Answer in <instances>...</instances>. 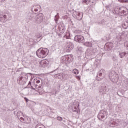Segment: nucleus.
<instances>
[{"label": "nucleus", "instance_id": "nucleus-1", "mask_svg": "<svg viewBox=\"0 0 128 128\" xmlns=\"http://www.w3.org/2000/svg\"><path fill=\"white\" fill-rule=\"evenodd\" d=\"M36 54L38 58H44L48 54V50L46 48H40L36 52Z\"/></svg>", "mask_w": 128, "mask_h": 128}, {"label": "nucleus", "instance_id": "nucleus-2", "mask_svg": "<svg viewBox=\"0 0 128 128\" xmlns=\"http://www.w3.org/2000/svg\"><path fill=\"white\" fill-rule=\"evenodd\" d=\"M108 77L112 82L114 84H116V82H118V74H116L114 71H110L108 74Z\"/></svg>", "mask_w": 128, "mask_h": 128}, {"label": "nucleus", "instance_id": "nucleus-3", "mask_svg": "<svg viewBox=\"0 0 128 128\" xmlns=\"http://www.w3.org/2000/svg\"><path fill=\"white\" fill-rule=\"evenodd\" d=\"M83 16L84 13L82 12H78L76 11L73 12L72 16L76 18L78 20H81Z\"/></svg>", "mask_w": 128, "mask_h": 128}, {"label": "nucleus", "instance_id": "nucleus-4", "mask_svg": "<svg viewBox=\"0 0 128 128\" xmlns=\"http://www.w3.org/2000/svg\"><path fill=\"white\" fill-rule=\"evenodd\" d=\"M74 40L77 42H80V44H82L84 42V38L82 35H76L74 38Z\"/></svg>", "mask_w": 128, "mask_h": 128}, {"label": "nucleus", "instance_id": "nucleus-5", "mask_svg": "<svg viewBox=\"0 0 128 128\" xmlns=\"http://www.w3.org/2000/svg\"><path fill=\"white\" fill-rule=\"evenodd\" d=\"M2 20L5 22L7 20H12V16H8V14H0V20L2 22Z\"/></svg>", "mask_w": 128, "mask_h": 128}, {"label": "nucleus", "instance_id": "nucleus-6", "mask_svg": "<svg viewBox=\"0 0 128 128\" xmlns=\"http://www.w3.org/2000/svg\"><path fill=\"white\" fill-rule=\"evenodd\" d=\"M72 48H74V44L72 42H68L65 48V50L66 52H70V50H72Z\"/></svg>", "mask_w": 128, "mask_h": 128}, {"label": "nucleus", "instance_id": "nucleus-7", "mask_svg": "<svg viewBox=\"0 0 128 128\" xmlns=\"http://www.w3.org/2000/svg\"><path fill=\"white\" fill-rule=\"evenodd\" d=\"M106 116H108V112L106 110H102L99 112L98 116V120H100L101 118H104Z\"/></svg>", "mask_w": 128, "mask_h": 128}, {"label": "nucleus", "instance_id": "nucleus-8", "mask_svg": "<svg viewBox=\"0 0 128 128\" xmlns=\"http://www.w3.org/2000/svg\"><path fill=\"white\" fill-rule=\"evenodd\" d=\"M99 92H102V94H106V92H108V86L104 85L101 86Z\"/></svg>", "mask_w": 128, "mask_h": 128}, {"label": "nucleus", "instance_id": "nucleus-9", "mask_svg": "<svg viewBox=\"0 0 128 128\" xmlns=\"http://www.w3.org/2000/svg\"><path fill=\"white\" fill-rule=\"evenodd\" d=\"M40 66L42 68H46L48 66V60H42L40 62Z\"/></svg>", "mask_w": 128, "mask_h": 128}, {"label": "nucleus", "instance_id": "nucleus-10", "mask_svg": "<svg viewBox=\"0 0 128 128\" xmlns=\"http://www.w3.org/2000/svg\"><path fill=\"white\" fill-rule=\"evenodd\" d=\"M42 14H39L36 16V20L38 21V24L40 22H42Z\"/></svg>", "mask_w": 128, "mask_h": 128}, {"label": "nucleus", "instance_id": "nucleus-11", "mask_svg": "<svg viewBox=\"0 0 128 128\" xmlns=\"http://www.w3.org/2000/svg\"><path fill=\"white\" fill-rule=\"evenodd\" d=\"M126 52H119V56L120 58H122L124 56H126Z\"/></svg>", "mask_w": 128, "mask_h": 128}, {"label": "nucleus", "instance_id": "nucleus-12", "mask_svg": "<svg viewBox=\"0 0 128 128\" xmlns=\"http://www.w3.org/2000/svg\"><path fill=\"white\" fill-rule=\"evenodd\" d=\"M34 84H38L40 83V79L39 78H35L34 80Z\"/></svg>", "mask_w": 128, "mask_h": 128}, {"label": "nucleus", "instance_id": "nucleus-13", "mask_svg": "<svg viewBox=\"0 0 128 128\" xmlns=\"http://www.w3.org/2000/svg\"><path fill=\"white\" fill-rule=\"evenodd\" d=\"M104 72H106V70L104 69H102L100 70L98 74L99 76H102V74H104Z\"/></svg>", "mask_w": 128, "mask_h": 128}, {"label": "nucleus", "instance_id": "nucleus-14", "mask_svg": "<svg viewBox=\"0 0 128 128\" xmlns=\"http://www.w3.org/2000/svg\"><path fill=\"white\" fill-rule=\"evenodd\" d=\"M26 22H28L30 20H32V16H30V14H29L28 16L26 17Z\"/></svg>", "mask_w": 128, "mask_h": 128}, {"label": "nucleus", "instance_id": "nucleus-15", "mask_svg": "<svg viewBox=\"0 0 128 128\" xmlns=\"http://www.w3.org/2000/svg\"><path fill=\"white\" fill-rule=\"evenodd\" d=\"M37 86H38V84H34L33 85V86H31V88L32 90H36V88H38V87Z\"/></svg>", "mask_w": 128, "mask_h": 128}, {"label": "nucleus", "instance_id": "nucleus-16", "mask_svg": "<svg viewBox=\"0 0 128 128\" xmlns=\"http://www.w3.org/2000/svg\"><path fill=\"white\" fill-rule=\"evenodd\" d=\"M84 46H92V43L90 42H86L84 44Z\"/></svg>", "mask_w": 128, "mask_h": 128}, {"label": "nucleus", "instance_id": "nucleus-17", "mask_svg": "<svg viewBox=\"0 0 128 128\" xmlns=\"http://www.w3.org/2000/svg\"><path fill=\"white\" fill-rule=\"evenodd\" d=\"M72 72L74 74H78L80 73V72L78 71V70L76 69H74L72 70Z\"/></svg>", "mask_w": 128, "mask_h": 128}, {"label": "nucleus", "instance_id": "nucleus-18", "mask_svg": "<svg viewBox=\"0 0 128 128\" xmlns=\"http://www.w3.org/2000/svg\"><path fill=\"white\" fill-rule=\"evenodd\" d=\"M44 125L40 124H38L36 125L35 128H44Z\"/></svg>", "mask_w": 128, "mask_h": 128}, {"label": "nucleus", "instance_id": "nucleus-19", "mask_svg": "<svg viewBox=\"0 0 128 128\" xmlns=\"http://www.w3.org/2000/svg\"><path fill=\"white\" fill-rule=\"evenodd\" d=\"M82 2L85 4H90V2H88V0H82Z\"/></svg>", "mask_w": 128, "mask_h": 128}, {"label": "nucleus", "instance_id": "nucleus-20", "mask_svg": "<svg viewBox=\"0 0 128 128\" xmlns=\"http://www.w3.org/2000/svg\"><path fill=\"white\" fill-rule=\"evenodd\" d=\"M22 112L21 111H19L17 112V116H22Z\"/></svg>", "mask_w": 128, "mask_h": 128}, {"label": "nucleus", "instance_id": "nucleus-21", "mask_svg": "<svg viewBox=\"0 0 128 128\" xmlns=\"http://www.w3.org/2000/svg\"><path fill=\"white\" fill-rule=\"evenodd\" d=\"M22 78H24V76H19L18 78V82H20V80H22Z\"/></svg>", "mask_w": 128, "mask_h": 128}, {"label": "nucleus", "instance_id": "nucleus-22", "mask_svg": "<svg viewBox=\"0 0 128 128\" xmlns=\"http://www.w3.org/2000/svg\"><path fill=\"white\" fill-rule=\"evenodd\" d=\"M78 50H79V52H82L84 50V48L80 46L78 48Z\"/></svg>", "mask_w": 128, "mask_h": 128}, {"label": "nucleus", "instance_id": "nucleus-23", "mask_svg": "<svg viewBox=\"0 0 128 128\" xmlns=\"http://www.w3.org/2000/svg\"><path fill=\"white\" fill-rule=\"evenodd\" d=\"M120 2H128V0H118Z\"/></svg>", "mask_w": 128, "mask_h": 128}, {"label": "nucleus", "instance_id": "nucleus-24", "mask_svg": "<svg viewBox=\"0 0 128 128\" xmlns=\"http://www.w3.org/2000/svg\"><path fill=\"white\" fill-rule=\"evenodd\" d=\"M57 120H60V122H62V118L60 116H58L57 117Z\"/></svg>", "mask_w": 128, "mask_h": 128}, {"label": "nucleus", "instance_id": "nucleus-25", "mask_svg": "<svg viewBox=\"0 0 128 128\" xmlns=\"http://www.w3.org/2000/svg\"><path fill=\"white\" fill-rule=\"evenodd\" d=\"M20 120L22 122H24V121H25L24 118H22V117H21V118H20Z\"/></svg>", "mask_w": 128, "mask_h": 128}, {"label": "nucleus", "instance_id": "nucleus-26", "mask_svg": "<svg viewBox=\"0 0 128 128\" xmlns=\"http://www.w3.org/2000/svg\"><path fill=\"white\" fill-rule=\"evenodd\" d=\"M60 32H64V28H60Z\"/></svg>", "mask_w": 128, "mask_h": 128}, {"label": "nucleus", "instance_id": "nucleus-27", "mask_svg": "<svg viewBox=\"0 0 128 128\" xmlns=\"http://www.w3.org/2000/svg\"><path fill=\"white\" fill-rule=\"evenodd\" d=\"M100 24H104V20H102L100 22Z\"/></svg>", "mask_w": 128, "mask_h": 128}, {"label": "nucleus", "instance_id": "nucleus-28", "mask_svg": "<svg viewBox=\"0 0 128 128\" xmlns=\"http://www.w3.org/2000/svg\"><path fill=\"white\" fill-rule=\"evenodd\" d=\"M75 32H76V34H80V30H76V31H75Z\"/></svg>", "mask_w": 128, "mask_h": 128}, {"label": "nucleus", "instance_id": "nucleus-29", "mask_svg": "<svg viewBox=\"0 0 128 128\" xmlns=\"http://www.w3.org/2000/svg\"><path fill=\"white\" fill-rule=\"evenodd\" d=\"M58 18H56L54 19V20H55L56 24H58Z\"/></svg>", "mask_w": 128, "mask_h": 128}, {"label": "nucleus", "instance_id": "nucleus-30", "mask_svg": "<svg viewBox=\"0 0 128 128\" xmlns=\"http://www.w3.org/2000/svg\"><path fill=\"white\" fill-rule=\"evenodd\" d=\"M38 9H36H36H34V11L35 12H38Z\"/></svg>", "mask_w": 128, "mask_h": 128}, {"label": "nucleus", "instance_id": "nucleus-31", "mask_svg": "<svg viewBox=\"0 0 128 128\" xmlns=\"http://www.w3.org/2000/svg\"><path fill=\"white\" fill-rule=\"evenodd\" d=\"M38 88H42V86H38Z\"/></svg>", "mask_w": 128, "mask_h": 128}, {"label": "nucleus", "instance_id": "nucleus-32", "mask_svg": "<svg viewBox=\"0 0 128 128\" xmlns=\"http://www.w3.org/2000/svg\"><path fill=\"white\" fill-rule=\"evenodd\" d=\"M25 98L26 102H28V98Z\"/></svg>", "mask_w": 128, "mask_h": 128}, {"label": "nucleus", "instance_id": "nucleus-33", "mask_svg": "<svg viewBox=\"0 0 128 128\" xmlns=\"http://www.w3.org/2000/svg\"><path fill=\"white\" fill-rule=\"evenodd\" d=\"M28 84H32V82H29Z\"/></svg>", "mask_w": 128, "mask_h": 128}, {"label": "nucleus", "instance_id": "nucleus-34", "mask_svg": "<svg viewBox=\"0 0 128 128\" xmlns=\"http://www.w3.org/2000/svg\"><path fill=\"white\" fill-rule=\"evenodd\" d=\"M126 46H127V48H128V42L126 44Z\"/></svg>", "mask_w": 128, "mask_h": 128}, {"label": "nucleus", "instance_id": "nucleus-35", "mask_svg": "<svg viewBox=\"0 0 128 128\" xmlns=\"http://www.w3.org/2000/svg\"><path fill=\"white\" fill-rule=\"evenodd\" d=\"M6 0H1V2H4Z\"/></svg>", "mask_w": 128, "mask_h": 128}, {"label": "nucleus", "instance_id": "nucleus-36", "mask_svg": "<svg viewBox=\"0 0 128 128\" xmlns=\"http://www.w3.org/2000/svg\"><path fill=\"white\" fill-rule=\"evenodd\" d=\"M25 76H28V75H26V74H24Z\"/></svg>", "mask_w": 128, "mask_h": 128}, {"label": "nucleus", "instance_id": "nucleus-37", "mask_svg": "<svg viewBox=\"0 0 128 128\" xmlns=\"http://www.w3.org/2000/svg\"><path fill=\"white\" fill-rule=\"evenodd\" d=\"M38 93H39V94H42L40 93V92H38Z\"/></svg>", "mask_w": 128, "mask_h": 128}, {"label": "nucleus", "instance_id": "nucleus-38", "mask_svg": "<svg viewBox=\"0 0 128 128\" xmlns=\"http://www.w3.org/2000/svg\"><path fill=\"white\" fill-rule=\"evenodd\" d=\"M66 76H68V74H66Z\"/></svg>", "mask_w": 128, "mask_h": 128}, {"label": "nucleus", "instance_id": "nucleus-39", "mask_svg": "<svg viewBox=\"0 0 128 128\" xmlns=\"http://www.w3.org/2000/svg\"><path fill=\"white\" fill-rule=\"evenodd\" d=\"M55 18H56V16H55Z\"/></svg>", "mask_w": 128, "mask_h": 128}, {"label": "nucleus", "instance_id": "nucleus-40", "mask_svg": "<svg viewBox=\"0 0 128 128\" xmlns=\"http://www.w3.org/2000/svg\"><path fill=\"white\" fill-rule=\"evenodd\" d=\"M40 38V37H37V38Z\"/></svg>", "mask_w": 128, "mask_h": 128}, {"label": "nucleus", "instance_id": "nucleus-41", "mask_svg": "<svg viewBox=\"0 0 128 128\" xmlns=\"http://www.w3.org/2000/svg\"><path fill=\"white\" fill-rule=\"evenodd\" d=\"M66 80H68V78H66Z\"/></svg>", "mask_w": 128, "mask_h": 128}, {"label": "nucleus", "instance_id": "nucleus-42", "mask_svg": "<svg viewBox=\"0 0 128 128\" xmlns=\"http://www.w3.org/2000/svg\"><path fill=\"white\" fill-rule=\"evenodd\" d=\"M112 60H114V58H112Z\"/></svg>", "mask_w": 128, "mask_h": 128}]
</instances>
